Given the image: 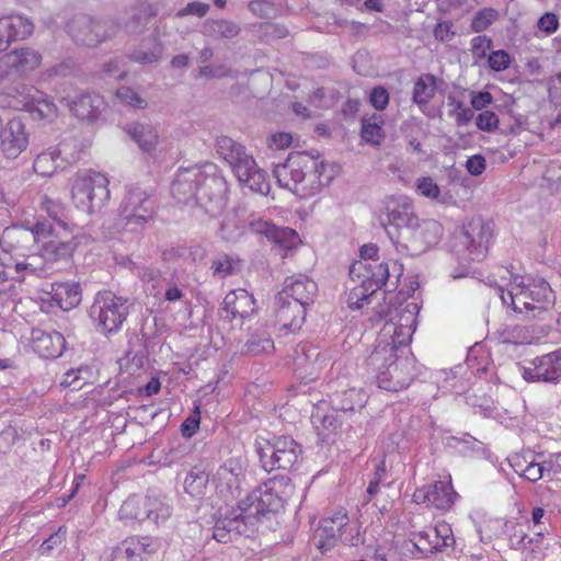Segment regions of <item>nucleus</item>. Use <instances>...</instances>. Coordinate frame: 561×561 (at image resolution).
Listing matches in <instances>:
<instances>
[{
    "instance_id": "338daca9",
    "label": "nucleus",
    "mask_w": 561,
    "mask_h": 561,
    "mask_svg": "<svg viewBox=\"0 0 561 561\" xmlns=\"http://www.w3.org/2000/svg\"><path fill=\"white\" fill-rule=\"evenodd\" d=\"M209 10V4L203 2H190L186 7L178 12V16L196 15L205 16Z\"/></svg>"
},
{
    "instance_id": "7c9ffc66",
    "label": "nucleus",
    "mask_w": 561,
    "mask_h": 561,
    "mask_svg": "<svg viewBox=\"0 0 561 561\" xmlns=\"http://www.w3.org/2000/svg\"><path fill=\"white\" fill-rule=\"evenodd\" d=\"M49 294L51 301L65 311L77 307L82 297L78 283H54Z\"/></svg>"
},
{
    "instance_id": "f03ea898",
    "label": "nucleus",
    "mask_w": 561,
    "mask_h": 561,
    "mask_svg": "<svg viewBox=\"0 0 561 561\" xmlns=\"http://www.w3.org/2000/svg\"><path fill=\"white\" fill-rule=\"evenodd\" d=\"M552 290L543 278L533 276H514L501 299L517 313L542 311L551 302Z\"/></svg>"
},
{
    "instance_id": "f704fd0d",
    "label": "nucleus",
    "mask_w": 561,
    "mask_h": 561,
    "mask_svg": "<svg viewBox=\"0 0 561 561\" xmlns=\"http://www.w3.org/2000/svg\"><path fill=\"white\" fill-rule=\"evenodd\" d=\"M61 154L59 146L49 147L46 150L39 152L33 162L34 172L43 178H49L54 175L58 169V160Z\"/></svg>"
},
{
    "instance_id": "49530a36",
    "label": "nucleus",
    "mask_w": 561,
    "mask_h": 561,
    "mask_svg": "<svg viewBox=\"0 0 561 561\" xmlns=\"http://www.w3.org/2000/svg\"><path fill=\"white\" fill-rule=\"evenodd\" d=\"M416 192L431 201H436L440 196V187L431 176H422L416 180Z\"/></svg>"
},
{
    "instance_id": "b1692460",
    "label": "nucleus",
    "mask_w": 561,
    "mask_h": 561,
    "mask_svg": "<svg viewBox=\"0 0 561 561\" xmlns=\"http://www.w3.org/2000/svg\"><path fill=\"white\" fill-rule=\"evenodd\" d=\"M1 62L8 72L23 76L34 71L41 66L42 55L30 47L19 48L5 54Z\"/></svg>"
},
{
    "instance_id": "8fccbe9b",
    "label": "nucleus",
    "mask_w": 561,
    "mask_h": 561,
    "mask_svg": "<svg viewBox=\"0 0 561 561\" xmlns=\"http://www.w3.org/2000/svg\"><path fill=\"white\" fill-rule=\"evenodd\" d=\"M368 100L375 110L383 111L389 104L390 95L385 87L377 85L371 89Z\"/></svg>"
},
{
    "instance_id": "a18cd8bd",
    "label": "nucleus",
    "mask_w": 561,
    "mask_h": 561,
    "mask_svg": "<svg viewBox=\"0 0 561 561\" xmlns=\"http://www.w3.org/2000/svg\"><path fill=\"white\" fill-rule=\"evenodd\" d=\"M274 350V341L268 335H252L247 342V352L252 355L270 354L273 353Z\"/></svg>"
},
{
    "instance_id": "1a4fd4ad",
    "label": "nucleus",
    "mask_w": 561,
    "mask_h": 561,
    "mask_svg": "<svg viewBox=\"0 0 561 561\" xmlns=\"http://www.w3.org/2000/svg\"><path fill=\"white\" fill-rule=\"evenodd\" d=\"M302 450L290 436L274 437L260 453V461L265 471L291 470Z\"/></svg>"
},
{
    "instance_id": "680f3d73",
    "label": "nucleus",
    "mask_w": 561,
    "mask_h": 561,
    "mask_svg": "<svg viewBox=\"0 0 561 561\" xmlns=\"http://www.w3.org/2000/svg\"><path fill=\"white\" fill-rule=\"evenodd\" d=\"M538 28L547 35H551L559 28V18L557 14L547 12L537 22Z\"/></svg>"
},
{
    "instance_id": "79ce46f5",
    "label": "nucleus",
    "mask_w": 561,
    "mask_h": 561,
    "mask_svg": "<svg viewBox=\"0 0 561 561\" xmlns=\"http://www.w3.org/2000/svg\"><path fill=\"white\" fill-rule=\"evenodd\" d=\"M448 104L451 107L449 114L454 117L457 126H466L472 121L474 116L473 111L466 106L463 101L458 100L454 95H449Z\"/></svg>"
},
{
    "instance_id": "2eb2a0df",
    "label": "nucleus",
    "mask_w": 561,
    "mask_h": 561,
    "mask_svg": "<svg viewBox=\"0 0 561 561\" xmlns=\"http://www.w3.org/2000/svg\"><path fill=\"white\" fill-rule=\"evenodd\" d=\"M410 540L414 548L425 557L448 547L454 539L450 526L442 522L435 526H428L423 530L412 533Z\"/></svg>"
},
{
    "instance_id": "dca6fc26",
    "label": "nucleus",
    "mask_w": 561,
    "mask_h": 561,
    "mask_svg": "<svg viewBox=\"0 0 561 561\" xmlns=\"http://www.w3.org/2000/svg\"><path fill=\"white\" fill-rule=\"evenodd\" d=\"M12 98L16 99V102H10V106L25 110L35 118L51 122L58 116L57 105L34 87L28 88L25 94L18 92V95H12Z\"/></svg>"
},
{
    "instance_id": "5fc2aeb1",
    "label": "nucleus",
    "mask_w": 561,
    "mask_h": 561,
    "mask_svg": "<svg viewBox=\"0 0 561 561\" xmlns=\"http://www.w3.org/2000/svg\"><path fill=\"white\" fill-rule=\"evenodd\" d=\"M41 209L46 211L49 218H51L55 224L57 220H61L60 216L64 211V205L59 201H55L47 195H44L41 201Z\"/></svg>"
},
{
    "instance_id": "13d9d810",
    "label": "nucleus",
    "mask_w": 561,
    "mask_h": 561,
    "mask_svg": "<svg viewBox=\"0 0 561 561\" xmlns=\"http://www.w3.org/2000/svg\"><path fill=\"white\" fill-rule=\"evenodd\" d=\"M493 10H481L476 13L471 21V28L476 33H480L489 27L494 19Z\"/></svg>"
},
{
    "instance_id": "423d86ee",
    "label": "nucleus",
    "mask_w": 561,
    "mask_h": 561,
    "mask_svg": "<svg viewBox=\"0 0 561 561\" xmlns=\"http://www.w3.org/2000/svg\"><path fill=\"white\" fill-rule=\"evenodd\" d=\"M389 264H367L363 261L355 262L350 267V277L354 284L350 288L347 302L351 309H360L373 294L381 289L389 278Z\"/></svg>"
},
{
    "instance_id": "412c9836",
    "label": "nucleus",
    "mask_w": 561,
    "mask_h": 561,
    "mask_svg": "<svg viewBox=\"0 0 561 561\" xmlns=\"http://www.w3.org/2000/svg\"><path fill=\"white\" fill-rule=\"evenodd\" d=\"M33 30L32 21L22 15L10 14L0 18V51H5L15 41L27 38Z\"/></svg>"
},
{
    "instance_id": "20e7f679",
    "label": "nucleus",
    "mask_w": 561,
    "mask_h": 561,
    "mask_svg": "<svg viewBox=\"0 0 561 561\" xmlns=\"http://www.w3.org/2000/svg\"><path fill=\"white\" fill-rule=\"evenodd\" d=\"M108 179L94 170H79L70 179L71 199L78 209L92 214L110 201Z\"/></svg>"
},
{
    "instance_id": "9d476101",
    "label": "nucleus",
    "mask_w": 561,
    "mask_h": 561,
    "mask_svg": "<svg viewBox=\"0 0 561 561\" xmlns=\"http://www.w3.org/2000/svg\"><path fill=\"white\" fill-rule=\"evenodd\" d=\"M126 301L111 290H101L96 294L92 313L96 314L103 332L114 333L122 328L128 314Z\"/></svg>"
},
{
    "instance_id": "864d4df0",
    "label": "nucleus",
    "mask_w": 561,
    "mask_h": 561,
    "mask_svg": "<svg viewBox=\"0 0 561 561\" xmlns=\"http://www.w3.org/2000/svg\"><path fill=\"white\" fill-rule=\"evenodd\" d=\"M386 473H387L386 463H385V461H381L377 466V468L374 472V476L368 483V486L366 490L367 499H366L365 503L370 502L373 496H375L379 492V484L386 477Z\"/></svg>"
},
{
    "instance_id": "a211bd4d",
    "label": "nucleus",
    "mask_w": 561,
    "mask_h": 561,
    "mask_svg": "<svg viewBox=\"0 0 561 561\" xmlns=\"http://www.w3.org/2000/svg\"><path fill=\"white\" fill-rule=\"evenodd\" d=\"M527 381L554 382L561 378V348L535 358L523 369Z\"/></svg>"
},
{
    "instance_id": "72a5a7b5",
    "label": "nucleus",
    "mask_w": 561,
    "mask_h": 561,
    "mask_svg": "<svg viewBox=\"0 0 561 561\" xmlns=\"http://www.w3.org/2000/svg\"><path fill=\"white\" fill-rule=\"evenodd\" d=\"M122 545L131 561H147L157 551L150 537H128L122 541Z\"/></svg>"
},
{
    "instance_id": "4d7b16f0",
    "label": "nucleus",
    "mask_w": 561,
    "mask_h": 561,
    "mask_svg": "<svg viewBox=\"0 0 561 561\" xmlns=\"http://www.w3.org/2000/svg\"><path fill=\"white\" fill-rule=\"evenodd\" d=\"M492 46V41L485 35H479L471 39V51L474 58L483 59Z\"/></svg>"
},
{
    "instance_id": "f3484780",
    "label": "nucleus",
    "mask_w": 561,
    "mask_h": 561,
    "mask_svg": "<svg viewBox=\"0 0 561 561\" xmlns=\"http://www.w3.org/2000/svg\"><path fill=\"white\" fill-rule=\"evenodd\" d=\"M494 222L482 217H472L463 227L466 247L471 254L484 256L494 238Z\"/></svg>"
},
{
    "instance_id": "f8f14e48",
    "label": "nucleus",
    "mask_w": 561,
    "mask_h": 561,
    "mask_svg": "<svg viewBox=\"0 0 561 561\" xmlns=\"http://www.w3.org/2000/svg\"><path fill=\"white\" fill-rule=\"evenodd\" d=\"M68 33L81 46L94 47L107 36L115 34L117 27L105 22H95L91 18L80 15L72 19L68 25Z\"/></svg>"
},
{
    "instance_id": "e433bc0d",
    "label": "nucleus",
    "mask_w": 561,
    "mask_h": 561,
    "mask_svg": "<svg viewBox=\"0 0 561 561\" xmlns=\"http://www.w3.org/2000/svg\"><path fill=\"white\" fill-rule=\"evenodd\" d=\"M414 328L400 324L394 328L390 341H379L376 346L393 347L394 354L412 355L409 345L412 340Z\"/></svg>"
},
{
    "instance_id": "7ed1b4c3",
    "label": "nucleus",
    "mask_w": 561,
    "mask_h": 561,
    "mask_svg": "<svg viewBox=\"0 0 561 561\" xmlns=\"http://www.w3.org/2000/svg\"><path fill=\"white\" fill-rule=\"evenodd\" d=\"M31 231L41 255L46 261L56 262L69 259L77 248L72 228L62 220H57V224L54 225L38 221Z\"/></svg>"
},
{
    "instance_id": "3c124183",
    "label": "nucleus",
    "mask_w": 561,
    "mask_h": 561,
    "mask_svg": "<svg viewBox=\"0 0 561 561\" xmlns=\"http://www.w3.org/2000/svg\"><path fill=\"white\" fill-rule=\"evenodd\" d=\"M116 96L121 100L122 103L137 108H144L147 105V102L128 87H122L117 89Z\"/></svg>"
},
{
    "instance_id": "58836bf2",
    "label": "nucleus",
    "mask_w": 561,
    "mask_h": 561,
    "mask_svg": "<svg viewBox=\"0 0 561 561\" xmlns=\"http://www.w3.org/2000/svg\"><path fill=\"white\" fill-rule=\"evenodd\" d=\"M364 392L357 388H350L345 391L336 393L332 399L334 407L341 411H354L356 407H362L364 403Z\"/></svg>"
},
{
    "instance_id": "bb28decb",
    "label": "nucleus",
    "mask_w": 561,
    "mask_h": 561,
    "mask_svg": "<svg viewBox=\"0 0 561 561\" xmlns=\"http://www.w3.org/2000/svg\"><path fill=\"white\" fill-rule=\"evenodd\" d=\"M317 293V284L307 277H290L283 289L277 294L280 299H288L301 304L305 309L312 301Z\"/></svg>"
},
{
    "instance_id": "ddd939ff",
    "label": "nucleus",
    "mask_w": 561,
    "mask_h": 561,
    "mask_svg": "<svg viewBox=\"0 0 561 561\" xmlns=\"http://www.w3.org/2000/svg\"><path fill=\"white\" fill-rule=\"evenodd\" d=\"M30 145V133L22 118L13 117L0 128V153L9 160L16 159Z\"/></svg>"
},
{
    "instance_id": "0e129e2a",
    "label": "nucleus",
    "mask_w": 561,
    "mask_h": 561,
    "mask_svg": "<svg viewBox=\"0 0 561 561\" xmlns=\"http://www.w3.org/2000/svg\"><path fill=\"white\" fill-rule=\"evenodd\" d=\"M233 260L228 255L214 260L211 263V270L214 275L227 276L233 271Z\"/></svg>"
},
{
    "instance_id": "a878e982",
    "label": "nucleus",
    "mask_w": 561,
    "mask_h": 561,
    "mask_svg": "<svg viewBox=\"0 0 561 561\" xmlns=\"http://www.w3.org/2000/svg\"><path fill=\"white\" fill-rule=\"evenodd\" d=\"M239 183L249 187L252 192L267 195L271 190V184L267 174L257 168L254 158L245 159L243 165L237 167L234 172Z\"/></svg>"
},
{
    "instance_id": "de8ad7c7",
    "label": "nucleus",
    "mask_w": 561,
    "mask_h": 561,
    "mask_svg": "<svg viewBox=\"0 0 561 561\" xmlns=\"http://www.w3.org/2000/svg\"><path fill=\"white\" fill-rule=\"evenodd\" d=\"M488 64L491 70L501 72L510 68L512 58L507 51L499 49L488 56Z\"/></svg>"
},
{
    "instance_id": "bf43d9fd",
    "label": "nucleus",
    "mask_w": 561,
    "mask_h": 561,
    "mask_svg": "<svg viewBox=\"0 0 561 561\" xmlns=\"http://www.w3.org/2000/svg\"><path fill=\"white\" fill-rule=\"evenodd\" d=\"M201 412L199 408L195 407L193 413L182 423L181 432L185 437H192L199 428Z\"/></svg>"
},
{
    "instance_id": "052dcab7",
    "label": "nucleus",
    "mask_w": 561,
    "mask_h": 561,
    "mask_svg": "<svg viewBox=\"0 0 561 561\" xmlns=\"http://www.w3.org/2000/svg\"><path fill=\"white\" fill-rule=\"evenodd\" d=\"M493 103V96L489 91H471L470 104L473 110L482 111Z\"/></svg>"
},
{
    "instance_id": "4c0bfd02",
    "label": "nucleus",
    "mask_w": 561,
    "mask_h": 561,
    "mask_svg": "<svg viewBox=\"0 0 561 561\" xmlns=\"http://www.w3.org/2000/svg\"><path fill=\"white\" fill-rule=\"evenodd\" d=\"M389 219L391 224L398 228H417L420 221L417 216L413 213L412 203L408 199L398 204V206L390 211Z\"/></svg>"
},
{
    "instance_id": "4be33fe9",
    "label": "nucleus",
    "mask_w": 561,
    "mask_h": 561,
    "mask_svg": "<svg viewBox=\"0 0 561 561\" xmlns=\"http://www.w3.org/2000/svg\"><path fill=\"white\" fill-rule=\"evenodd\" d=\"M31 347L39 357L53 359L62 354L66 340L61 333L55 330L47 332L34 329L31 334Z\"/></svg>"
},
{
    "instance_id": "603ef678",
    "label": "nucleus",
    "mask_w": 561,
    "mask_h": 561,
    "mask_svg": "<svg viewBox=\"0 0 561 561\" xmlns=\"http://www.w3.org/2000/svg\"><path fill=\"white\" fill-rule=\"evenodd\" d=\"M162 55L161 43L156 42L152 49L144 51L141 49L135 50L131 54V59L140 64H151L158 61Z\"/></svg>"
},
{
    "instance_id": "69168bd1",
    "label": "nucleus",
    "mask_w": 561,
    "mask_h": 561,
    "mask_svg": "<svg viewBox=\"0 0 561 561\" xmlns=\"http://www.w3.org/2000/svg\"><path fill=\"white\" fill-rule=\"evenodd\" d=\"M485 158L482 154H474L467 159L466 169L473 175L479 176L485 171Z\"/></svg>"
},
{
    "instance_id": "9b49d317",
    "label": "nucleus",
    "mask_w": 561,
    "mask_h": 561,
    "mask_svg": "<svg viewBox=\"0 0 561 561\" xmlns=\"http://www.w3.org/2000/svg\"><path fill=\"white\" fill-rule=\"evenodd\" d=\"M457 497L458 493L454 489L450 476L444 480L417 488L412 495L415 503L425 504L442 512L449 511Z\"/></svg>"
},
{
    "instance_id": "6ab92c4d",
    "label": "nucleus",
    "mask_w": 561,
    "mask_h": 561,
    "mask_svg": "<svg viewBox=\"0 0 561 561\" xmlns=\"http://www.w3.org/2000/svg\"><path fill=\"white\" fill-rule=\"evenodd\" d=\"M275 323L284 334H295L302 328L307 309L301 304L275 297Z\"/></svg>"
},
{
    "instance_id": "a19ab883",
    "label": "nucleus",
    "mask_w": 561,
    "mask_h": 561,
    "mask_svg": "<svg viewBox=\"0 0 561 561\" xmlns=\"http://www.w3.org/2000/svg\"><path fill=\"white\" fill-rule=\"evenodd\" d=\"M129 134L139 145V147L145 151L152 150L158 142V135L156 130L149 125L137 124L131 129H129Z\"/></svg>"
},
{
    "instance_id": "e2e57ef3",
    "label": "nucleus",
    "mask_w": 561,
    "mask_h": 561,
    "mask_svg": "<svg viewBox=\"0 0 561 561\" xmlns=\"http://www.w3.org/2000/svg\"><path fill=\"white\" fill-rule=\"evenodd\" d=\"M291 142V134L285 131L274 133L268 138V147L274 150H285L290 147Z\"/></svg>"
},
{
    "instance_id": "ea45409f",
    "label": "nucleus",
    "mask_w": 561,
    "mask_h": 561,
    "mask_svg": "<svg viewBox=\"0 0 561 561\" xmlns=\"http://www.w3.org/2000/svg\"><path fill=\"white\" fill-rule=\"evenodd\" d=\"M92 371L89 366H80L76 369H69L65 373L60 386L64 388H70L71 390H80L87 383L90 382Z\"/></svg>"
},
{
    "instance_id": "37998d69",
    "label": "nucleus",
    "mask_w": 561,
    "mask_h": 561,
    "mask_svg": "<svg viewBox=\"0 0 561 561\" xmlns=\"http://www.w3.org/2000/svg\"><path fill=\"white\" fill-rule=\"evenodd\" d=\"M144 505L147 512V518L156 523L171 515V507L159 497H147Z\"/></svg>"
},
{
    "instance_id": "c03bdc74",
    "label": "nucleus",
    "mask_w": 561,
    "mask_h": 561,
    "mask_svg": "<svg viewBox=\"0 0 561 561\" xmlns=\"http://www.w3.org/2000/svg\"><path fill=\"white\" fill-rule=\"evenodd\" d=\"M208 477L204 471H191L184 480L185 492L192 496H199L204 493Z\"/></svg>"
},
{
    "instance_id": "473e14b6",
    "label": "nucleus",
    "mask_w": 561,
    "mask_h": 561,
    "mask_svg": "<svg viewBox=\"0 0 561 561\" xmlns=\"http://www.w3.org/2000/svg\"><path fill=\"white\" fill-rule=\"evenodd\" d=\"M510 465L514 472L529 482H537L543 477L546 468L537 462L533 455L515 454L510 458Z\"/></svg>"
},
{
    "instance_id": "6e6552de",
    "label": "nucleus",
    "mask_w": 561,
    "mask_h": 561,
    "mask_svg": "<svg viewBox=\"0 0 561 561\" xmlns=\"http://www.w3.org/2000/svg\"><path fill=\"white\" fill-rule=\"evenodd\" d=\"M318 549L325 552L333 548L337 540L350 546H357L360 539L359 527L351 524L347 511L340 507L330 516L323 517L316 529Z\"/></svg>"
},
{
    "instance_id": "39448f33",
    "label": "nucleus",
    "mask_w": 561,
    "mask_h": 561,
    "mask_svg": "<svg viewBox=\"0 0 561 561\" xmlns=\"http://www.w3.org/2000/svg\"><path fill=\"white\" fill-rule=\"evenodd\" d=\"M278 483L270 481L257 488L237 506L239 518L243 524L257 528L270 515L277 513L284 506V500L278 492Z\"/></svg>"
},
{
    "instance_id": "f257e3e1",
    "label": "nucleus",
    "mask_w": 561,
    "mask_h": 561,
    "mask_svg": "<svg viewBox=\"0 0 561 561\" xmlns=\"http://www.w3.org/2000/svg\"><path fill=\"white\" fill-rule=\"evenodd\" d=\"M367 364L376 371L378 387L387 391L407 389L415 377V360L412 355L394 354L393 347L375 346Z\"/></svg>"
},
{
    "instance_id": "c85d7f7f",
    "label": "nucleus",
    "mask_w": 561,
    "mask_h": 561,
    "mask_svg": "<svg viewBox=\"0 0 561 561\" xmlns=\"http://www.w3.org/2000/svg\"><path fill=\"white\" fill-rule=\"evenodd\" d=\"M69 108L77 118L93 122L105 108V101L99 94H82L70 103Z\"/></svg>"
},
{
    "instance_id": "0eeeda50",
    "label": "nucleus",
    "mask_w": 561,
    "mask_h": 561,
    "mask_svg": "<svg viewBox=\"0 0 561 561\" xmlns=\"http://www.w3.org/2000/svg\"><path fill=\"white\" fill-rule=\"evenodd\" d=\"M328 167L308 152H294L284 164L275 168L274 174L279 185L295 192L311 171L317 174L319 185H328L332 179L331 174L325 175Z\"/></svg>"
},
{
    "instance_id": "09e8293b",
    "label": "nucleus",
    "mask_w": 561,
    "mask_h": 561,
    "mask_svg": "<svg viewBox=\"0 0 561 561\" xmlns=\"http://www.w3.org/2000/svg\"><path fill=\"white\" fill-rule=\"evenodd\" d=\"M500 119L492 111H482L476 117L477 128L482 131L492 133L499 128Z\"/></svg>"
},
{
    "instance_id": "774afa93",
    "label": "nucleus",
    "mask_w": 561,
    "mask_h": 561,
    "mask_svg": "<svg viewBox=\"0 0 561 561\" xmlns=\"http://www.w3.org/2000/svg\"><path fill=\"white\" fill-rule=\"evenodd\" d=\"M157 14H158V10H157L156 5H153L149 2L142 1V2H139V4L137 5V13L135 14V18L138 21L145 20L147 22L150 19L154 18Z\"/></svg>"
},
{
    "instance_id": "4468645a",
    "label": "nucleus",
    "mask_w": 561,
    "mask_h": 561,
    "mask_svg": "<svg viewBox=\"0 0 561 561\" xmlns=\"http://www.w3.org/2000/svg\"><path fill=\"white\" fill-rule=\"evenodd\" d=\"M154 214L153 201L139 187L127 192L121 206V217L125 225H144L152 219Z\"/></svg>"
},
{
    "instance_id": "cd10ccee",
    "label": "nucleus",
    "mask_w": 561,
    "mask_h": 561,
    "mask_svg": "<svg viewBox=\"0 0 561 561\" xmlns=\"http://www.w3.org/2000/svg\"><path fill=\"white\" fill-rule=\"evenodd\" d=\"M202 175L199 168L179 170L171 185L173 197L179 202H186L194 197L199 186Z\"/></svg>"
},
{
    "instance_id": "2f4dec72",
    "label": "nucleus",
    "mask_w": 561,
    "mask_h": 561,
    "mask_svg": "<svg viewBox=\"0 0 561 561\" xmlns=\"http://www.w3.org/2000/svg\"><path fill=\"white\" fill-rule=\"evenodd\" d=\"M216 149L217 153L229 163L233 173L237 171V167L243 165L245 159L252 158V156L245 152L242 145L228 136L217 138Z\"/></svg>"
},
{
    "instance_id": "5701e85b",
    "label": "nucleus",
    "mask_w": 561,
    "mask_h": 561,
    "mask_svg": "<svg viewBox=\"0 0 561 561\" xmlns=\"http://www.w3.org/2000/svg\"><path fill=\"white\" fill-rule=\"evenodd\" d=\"M439 83L440 80L433 73H422L413 82L411 100L428 117L433 116L430 104L438 92Z\"/></svg>"
},
{
    "instance_id": "6e6d98bb",
    "label": "nucleus",
    "mask_w": 561,
    "mask_h": 561,
    "mask_svg": "<svg viewBox=\"0 0 561 561\" xmlns=\"http://www.w3.org/2000/svg\"><path fill=\"white\" fill-rule=\"evenodd\" d=\"M67 530L59 527L57 531L50 535L39 547L41 554H48L54 548L61 546L66 541Z\"/></svg>"
},
{
    "instance_id": "393cba45",
    "label": "nucleus",
    "mask_w": 561,
    "mask_h": 561,
    "mask_svg": "<svg viewBox=\"0 0 561 561\" xmlns=\"http://www.w3.org/2000/svg\"><path fill=\"white\" fill-rule=\"evenodd\" d=\"M224 312L226 318L247 319L252 317L256 310V302L248 290L239 288L230 290L224 298Z\"/></svg>"
},
{
    "instance_id": "aec40b11",
    "label": "nucleus",
    "mask_w": 561,
    "mask_h": 561,
    "mask_svg": "<svg viewBox=\"0 0 561 561\" xmlns=\"http://www.w3.org/2000/svg\"><path fill=\"white\" fill-rule=\"evenodd\" d=\"M250 227L254 232L265 236L268 241L285 252L297 249L301 244V239L295 229L278 227L264 219L251 221Z\"/></svg>"
},
{
    "instance_id": "c756f323",
    "label": "nucleus",
    "mask_w": 561,
    "mask_h": 561,
    "mask_svg": "<svg viewBox=\"0 0 561 561\" xmlns=\"http://www.w3.org/2000/svg\"><path fill=\"white\" fill-rule=\"evenodd\" d=\"M215 482L220 491L238 490L244 480V468L238 458L228 459L215 474Z\"/></svg>"
},
{
    "instance_id": "c9c22d12",
    "label": "nucleus",
    "mask_w": 561,
    "mask_h": 561,
    "mask_svg": "<svg viewBox=\"0 0 561 561\" xmlns=\"http://www.w3.org/2000/svg\"><path fill=\"white\" fill-rule=\"evenodd\" d=\"M385 118L381 114H373L362 118V139L369 145L379 146L385 137Z\"/></svg>"
}]
</instances>
